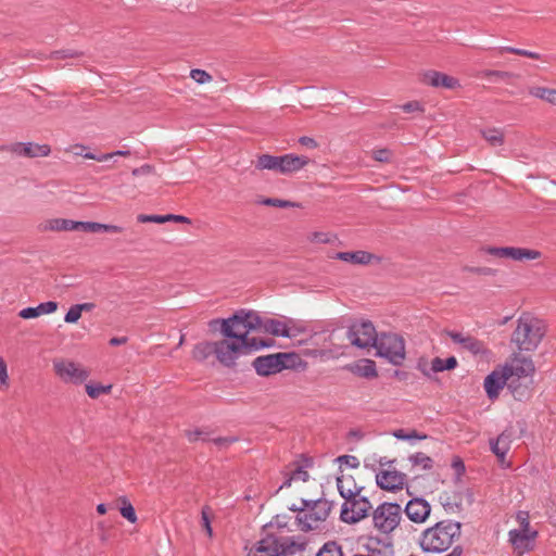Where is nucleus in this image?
<instances>
[{
    "label": "nucleus",
    "mask_w": 556,
    "mask_h": 556,
    "mask_svg": "<svg viewBox=\"0 0 556 556\" xmlns=\"http://www.w3.org/2000/svg\"><path fill=\"white\" fill-rule=\"evenodd\" d=\"M212 328L219 325V331L228 339H235L242 343H253L257 350L273 345V340L250 338L251 331L257 330L261 325V316L253 311L240 309L232 316L225 319H214L210 323Z\"/></svg>",
    "instance_id": "1"
},
{
    "label": "nucleus",
    "mask_w": 556,
    "mask_h": 556,
    "mask_svg": "<svg viewBox=\"0 0 556 556\" xmlns=\"http://www.w3.org/2000/svg\"><path fill=\"white\" fill-rule=\"evenodd\" d=\"M462 535V523L442 520L421 532L419 545L426 553H443Z\"/></svg>",
    "instance_id": "2"
},
{
    "label": "nucleus",
    "mask_w": 556,
    "mask_h": 556,
    "mask_svg": "<svg viewBox=\"0 0 556 556\" xmlns=\"http://www.w3.org/2000/svg\"><path fill=\"white\" fill-rule=\"evenodd\" d=\"M535 367L528 357H516L509 366L504 367V371L509 377L508 389L514 397L522 401L530 395L529 384Z\"/></svg>",
    "instance_id": "3"
},
{
    "label": "nucleus",
    "mask_w": 556,
    "mask_h": 556,
    "mask_svg": "<svg viewBox=\"0 0 556 556\" xmlns=\"http://www.w3.org/2000/svg\"><path fill=\"white\" fill-rule=\"evenodd\" d=\"M545 334V326L542 320L530 315H522L513 332L511 342L521 351H533L536 349Z\"/></svg>",
    "instance_id": "4"
},
{
    "label": "nucleus",
    "mask_w": 556,
    "mask_h": 556,
    "mask_svg": "<svg viewBox=\"0 0 556 556\" xmlns=\"http://www.w3.org/2000/svg\"><path fill=\"white\" fill-rule=\"evenodd\" d=\"M301 503L306 507V510L304 514H298L296 521L299 528L304 532L317 529L328 518L333 506L332 502L324 498L316 501L301 500Z\"/></svg>",
    "instance_id": "5"
},
{
    "label": "nucleus",
    "mask_w": 556,
    "mask_h": 556,
    "mask_svg": "<svg viewBox=\"0 0 556 556\" xmlns=\"http://www.w3.org/2000/svg\"><path fill=\"white\" fill-rule=\"evenodd\" d=\"M377 356L388 359L391 364L400 366L405 359L404 339L391 332H382L374 344Z\"/></svg>",
    "instance_id": "6"
},
{
    "label": "nucleus",
    "mask_w": 556,
    "mask_h": 556,
    "mask_svg": "<svg viewBox=\"0 0 556 556\" xmlns=\"http://www.w3.org/2000/svg\"><path fill=\"white\" fill-rule=\"evenodd\" d=\"M253 351H257V345L253 343H242L226 337L215 341V356L226 367H233L240 356L250 354Z\"/></svg>",
    "instance_id": "7"
},
{
    "label": "nucleus",
    "mask_w": 556,
    "mask_h": 556,
    "mask_svg": "<svg viewBox=\"0 0 556 556\" xmlns=\"http://www.w3.org/2000/svg\"><path fill=\"white\" fill-rule=\"evenodd\" d=\"M295 543L290 538L267 534L257 541L248 552V556H286L293 552Z\"/></svg>",
    "instance_id": "8"
},
{
    "label": "nucleus",
    "mask_w": 556,
    "mask_h": 556,
    "mask_svg": "<svg viewBox=\"0 0 556 556\" xmlns=\"http://www.w3.org/2000/svg\"><path fill=\"white\" fill-rule=\"evenodd\" d=\"M298 358L294 353L269 354L256 357L253 367L260 376H270L280 372L282 369L293 367Z\"/></svg>",
    "instance_id": "9"
},
{
    "label": "nucleus",
    "mask_w": 556,
    "mask_h": 556,
    "mask_svg": "<svg viewBox=\"0 0 556 556\" xmlns=\"http://www.w3.org/2000/svg\"><path fill=\"white\" fill-rule=\"evenodd\" d=\"M402 518V507L397 503H383L372 514L375 527L382 533L392 532Z\"/></svg>",
    "instance_id": "10"
},
{
    "label": "nucleus",
    "mask_w": 556,
    "mask_h": 556,
    "mask_svg": "<svg viewBox=\"0 0 556 556\" xmlns=\"http://www.w3.org/2000/svg\"><path fill=\"white\" fill-rule=\"evenodd\" d=\"M351 344L359 349L374 346L378 334L371 321L361 320L353 323L346 332Z\"/></svg>",
    "instance_id": "11"
},
{
    "label": "nucleus",
    "mask_w": 556,
    "mask_h": 556,
    "mask_svg": "<svg viewBox=\"0 0 556 556\" xmlns=\"http://www.w3.org/2000/svg\"><path fill=\"white\" fill-rule=\"evenodd\" d=\"M372 508L366 496L357 494L345 501L341 507L340 518L346 523H356L368 516Z\"/></svg>",
    "instance_id": "12"
},
{
    "label": "nucleus",
    "mask_w": 556,
    "mask_h": 556,
    "mask_svg": "<svg viewBox=\"0 0 556 556\" xmlns=\"http://www.w3.org/2000/svg\"><path fill=\"white\" fill-rule=\"evenodd\" d=\"M55 374L64 381L71 383L84 382L89 374L78 364L71 361H54L53 363Z\"/></svg>",
    "instance_id": "13"
},
{
    "label": "nucleus",
    "mask_w": 556,
    "mask_h": 556,
    "mask_svg": "<svg viewBox=\"0 0 556 556\" xmlns=\"http://www.w3.org/2000/svg\"><path fill=\"white\" fill-rule=\"evenodd\" d=\"M486 251L489 254L497 257H506L520 262L536 260L541 256V253L536 250L515 247L489 248Z\"/></svg>",
    "instance_id": "14"
},
{
    "label": "nucleus",
    "mask_w": 556,
    "mask_h": 556,
    "mask_svg": "<svg viewBox=\"0 0 556 556\" xmlns=\"http://www.w3.org/2000/svg\"><path fill=\"white\" fill-rule=\"evenodd\" d=\"M405 480L406 475L395 469H384L376 475L377 485L387 491L402 489Z\"/></svg>",
    "instance_id": "15"
},
{
    "label": "nucleus",
    "mask_w": 556,
    "mask_h": 556,
    "mask_svg": "<svg viewBox=\"0 0 556 556\" xmlns=\"http://www.w3.org/2000/svg\"><path fill=\"white\" fill-rule=\"evenodd\" d=\"M8 150L16 154L18 156L25 157H38V156H48L51 152V149L48 144H38L33 142H15L12 143Z\"/></svg>",
    "instance_id": "16"
},
{
    "label": "nucleus",
    "mask_w": 556,
    "mask_h": 556,
    "mask_svg": "<svg viewBox=\"0 0 556 556\" xmlns=\"http://www.w3.org/2000/svg\"><path fill=\"white\" fill-rule=\"evenodd\" d=\"M404 511L409 520L416 523H421L429 517L431 506L425 498L415 497L408 501Z\"/></svg>",
    "instance_id": "17"
},
{
    "label": "nucleus",
    "mask_w": 556,
    "mask_h": 556,
    "mask_svg": "<svg viewBox=\"0 0 556 556\" xmlns=\"http://www.w3.org/2000/svg\"><path fill=\"white\" fill-rule=\"evenodd\" d=\"M509 377L503 370L502 374L497 371H492L484 379V389L490 399H495L500 394V390H502L505 386L508 387Z\"/></svg>",
    "instance_id": "18"
},
{
    "label": "nucleus",
    "mask_w": 556,
    "mask_h": 556,
    "mask_svg": "<svg viewBox=\"0 0 556 556\" xmlns=\"http://www.w3.org/2000/svg\"><path fill=\"white\" fill-rule=\"evenodd\" d=\"M508 535L513 546L522 552L530 548V544L536 538L538 532L531 529H514L509 531Z\"/></svg>",
    "instance_id": "19"
},
{
    "label": "nucleus",
    "mask_w": 556,
    "mask_h": 556,
    "mask_svg": "<svg viewBox=\"0 0 556 556\" xmlns=\"http://www.w3.org/2000/svg\"><path fill=\"white\" fill-rule=\"evenodd\" d=\"M424 83L432 87H442L451 90L459 87L458 79L437 71L425 73Z\"/></svg>",
    "instance_id": "20"
},
{
    "label": "nucleus",
    "mask_w": 556,
    "mask_h": 556,
    "mask_svg": "<svg viewBox=\"0 0 556 556\" xmlns=\"http://www.w3.org/2000/svg\"><path fill=\"white\" fill-rule=\"evenodd\" d=\"M280 162V174L289 175L302 169L305 165L308 164L309 160L303 155L300 156L294 154H285L281 155Z\"/></svg>",
    "instance_id": "21"
},
{
    "label": "nucleus",
    "mask_w": 556,
    "mask_h": 556,
    "mask_svg": "<svg viewBox=\"0 0 556 556\" xmlns=\"http://www.w3.org/2000/svg\"><path fill=\"white\" fill-rule=\"evenodd\" d=\"M187 437L190 442H195L199 440H201L203 442H212L219 448L227 447L237 441V438H235V437H218V438L210 439L208 433H206L202 430L188 431Z\"/></svg>",
    "instance_id": "22"
},
{
    "label": "nucleus",
    "mask_w": 556,
    "mask_h": 556,
    "mask_svg": "<svg viewBox=\"0 0 556 556\" xmlns=\"http://www.w3.org/2000/svg\"><path fill=\"white\" fill-rule=\"evenodd\" d=\"M257 330L270 333L273 336L290 338V331L287 325L278 319L273 318H261V325Z\"/></svg>",
    "instance_id": "23"
},
{
    "label": "nucleus",
    "mask_w": 556,
    "mask_h": 556,
    "mask_svg": "<svg viewBox=\"0 0 556 556\" xmlns=\"http://www.w3.org/2000/svg\"><path fill=\"white\" fill-rule=\"evenodd\" d=\"M348 369L356 376L367 379L376 378L378 376L376 363L371 359H361L348 366Z\"/></svg>",
    "instance_id": "24"
},
{
    "label": "nucleus",
    "mask_w": 556,
    "mask_h": 556,
    "mask_svg": "<svg viewBox=\"0 0 556 556\" xmlns=\"http://www.w3.org/2000/svg\"><path fill=\"white\" fill-rule=\"evenodd\" d=\"M336 258L343 261V262L352 263V264L367 265V264L371 263V261L375 260L376 256L366 251H353V252H338L336 254Z\"/></svg>",
    "instance_id": "25"
},
{
    "label": "nucleus",
    "mask_w": 556,
    "mask_h": 556,
    "mask_svg": "<svg viewBox=\"0 0 556 556\" xmlns=\"http://www.w3.org/2000/svg\"><path fill=\"white\" fill-rule=\"evenodd\" d=\"M56 308H58V303L56 302L48 301V302H45V303H40L36 307L23 308L18 313V316L24 318V319L37 318V317H39L40 315H43V314H51V313L55 312Z\"/></svg>",
    "instance_id": "26"
},
{
    "label": "nucleus",
    "mask_w": 556,
    "mask_h": 556,
    "mask_svg": "<svg viewBox=\"0 0 556 556\" xmlns=\"http://www.w3.org/2000/svg\"><path fill=\"white\" fill-rule=\"evenodd\" d=\"M337 486L340 495L349 501L350 498L361 494L363 488H358L352 477H341L337 479Z\"/></svg>",
    "instance_id": "27"
},
{
    "label": "nucleus",
    "mask_w": 556,
    "mask_h": 556,
    "mask_svg": "<svg viewBox=\"0 0 556 556\" xmlns=\"http://www.w3.org/2000/svg\"><path fill=\"white\" fill-rule=\"evenodd\" d=\"M281 156H275L270 154H262L257 157L255 167L257 169H268L280 174V162Z\"/></svg>",
    "instance_id": "28"
},
{
    "label": "nucleus",
    "mask_w": 556,
    "mask_h": 556,
    "mask_svg": "<svg viewBox=\"0 0 556 556\" xmlns=\"http://www.w3.org/2000/svg\"><path fill=\"white\" fill-rule=\"evenodd\" d=\"M213 354L215 355V342L198 343L192 351L193 358L199 362L207 359Z\"/></svg>",
    "instance_id": "29"
},
{
    "label": "nucleus",
    "mask_w": 556,
    "mask_h": 556,
    "mask_svg": "<svg viewBox=\"0 0 556 556\" xmlns=\"http://www.w3.org/2000/svg\"><path fill=\"white\" fill-rule=\"evenodd\" d=\"M529 93L538 99L544 100L553 105H556V89L546 87H531Z\"/></svg>",
    "instance_id": "30"
},
{
    "label": "nucleus",
    "mask_w": 556,
    "mask_h": 556,
    "mask_svg": "<svg viewBox=\"0 0 556 556\" xmlns=\"http://www.w3.org/2000/svg\"><path fill=\"white\" fill-rule=\"evenodd\" d=\"M492 452L501 459H504L508 451V435L502 433L496 440L491 441Z\"/></svg>",
    "instance_id": "31"
},
{
    "label": "nucleus",
    "mask_w": 556,
    "mask_h": 556,
    "mask_svg": "<svg viewBox=\"0 0 556 556\" xmlns=\"http://www.w3.org/2000/svg\"><path fill=\"white\" fill-rule=\"evenodd\" d=\"M481 135L492 147L502 146L504 143V132L498 128L481 130Z\"/></svg>",
    "instance_id": "32"
},
{
    "label": "nucleus",
    "mask_w": 556,
    "mask_h": 556,
    "mask_svg": "<svg viewBox=\"0 0 556 556\" xmlns=\"http://www.w3.org/2000/svg\"><path fill=\"white\" fill-rule=\"evenodd\" d=\"M408 460L413 466L421 467L424 470H431L433 467V459L421 452L410 455Z\"/></svg>",
    "instance_id": "33"
},
{
    "label": "nucleus",
    "mask_w": 556,
    "mask_h": 556,
    "mask_svg": "<svg viewBox=\"0 0 556 556\" xmlns=\"http://www.w3.org/2000/svg\"><path fill=\"white\" fill-rule=\"evenodd\" d=\"M213 518V511L210 506H204L201 510V527L205 531V533L208 535V538L213 536V529L211 526V520Z\"/></svg>",
    "instance_id": "34"
},
{
    "label": "nucleus",
    "mask_w": 556,
    "mask_h": 556,
    "mask_svg": "<svg viewBox=\"0 0 556 556\" xmlns=\"http://www.w3.org/2000/svg\"><path fill=\"white\" fill-rule=\"evenodd\" d=\"M316 556H343V552L337 542L329 541L323 545Z\"/></svg>",
    "instance_id": "35"
},
{
    "label": "nucleus",
    "mask_w": 556,
    "mask_h": 556,
    "mask_svg": "<svg viewBox=\"0 0 556 556\" xmlns=\"http://www.w3.org/2000/svg\"><path fill=\"white\" fill-rule=\"evenodd\" d=\"M462 348L475 355L481 354L485 351L483 343L471 336L466 337L465 343Z\"/></svg>",
    "instance_id": "36"
},
{
    "label": "nucleus",
    "mask_w": 556,
    "mask_h": 556,
    "mask_svg": "<svg viewBox=\"0 0 556 556\" xmlns=\"http://www.w3.org/2000/svg\"><path fill=\"white\" fill-rule=\"evenodd\" d=\"M440 501L447 513H457L462 509V502L456 498L452 500L446 493L440 496Z\"/></svg>",
    "instance_id": "37"
},
{
    "label": "nucleus",
    "mask_w": 556,
    "mask_h": 556,
    "mask_svg": "<svg viewBox=\"0 0 556 556\" xmlns=\"http://www.w3.org/2000/svg\"><path fill=\"white\" fill-rule=\"evenodd\" d=\"M64 218H52L48 219L39 225V229L42 231H63Z\"/></svg>",
    "instance_id": "38"
},
{
    "label": "nucleus",
    "mask_w": 556,
    "mask_h": 556,
    "mask_svg": "<svg viewBox=\"0 0 556 556\" xmlns=\"http://www.w3.org/2000/svg\"><path fill=\"white\" fill-rule=\"evenodd\" d=\"M393 435L399 440L412 441V440H425L427 439L426 434H420L416 430H412L406 432L404 429H397L393 431Z\"/></svg>",
    "instance_id": "39"
},
{
    "label": "nucleus",
    "mask_w": 556,
    "mask_h": 556,
    "mask_svg": "<svg viewBox=\"0 0 556 556\" xmlns=\"http://www.w3.org/2000/svg\"><path fill=\"white\" fill-rule=\"evenodd\" d=\"M123 506L119 508L121 515L126 518L129 522L135 523L137 521V515L135 508L130 502L126 498L122 500Z\"/></svg>",
    "instance_id": "40"
},
{
    "label": "nucleus",
    "mask_w": 556,
    "mask_h": 556,
    "mask_svg": "<svg viewBox=\"0 0 556 556\" xmlns=\"http://www.w3.org/2000/svg\"><path fill=\"white\" fill-rule=\"evenodd\" d=\"M498 52L500 53H503V52L514 53L517 55H521V56H526V58H530V59H534V60L540 59V54L536 52H532V51L519 49V48H513V47H501L498 49Z\"/></svg>",
    "instance_id": "41"
},
{
    "label": "nucleus",
    "mask_w": 556,
    "mask_h": 556,
    "mask_svg": "<svg viewBox=\"0 0 556 556\" xmlns=\"http://www.w3.org/2000/svg\"><path fill=\"white\" fill-rule=\"evenodd\" d=\"M111 386H102V384H87L86 386V392L91 399H97L101 394L109 393L111 390Z\"/></svg>",
    "instance_id": "42"
},
{
    "label": "nucleus",
    "mask_w": 556,
    "mask_h": 556,
    "mask_svg": "<svg viewBox=\"0 0 556 556\" xmlns=\"http://www.w3.org/2000/svg\"><path fill=\"white\" fill-rule=\"evenodd\" d=\"M84 53L81 51L73 49H64L54 51L51 53V58L54 60L66 59V58H80Z\"/></svg>",
    "instance_id": "43"
},
{
    "label": "nucleus",
    "mask_w": 556,
    "mask_h": 556,
    "mask_svg": "<svg viewBox=\"0 0 556 556\" xmlns=\"http://www.w3.org/2000/svg\"><path fill=\"white\" fill-rule=\"evenodd\" d=\"M262 203L264 205H267V206H276V207H293V206H296L298 204L293 203V202H290V201H287V200H280V199H276V198H267V199H264L262 201Z\"/></svg>",
    "instance_id": "44"
},
{
    "label": "nucleus",
    "mask_w": 556,
    "mask_h": 556,
    "mask_svg": "<svg viewBox=\"0 0 556 556\" xmlns=\"http://www.w3.org/2000/svg\"><path fill=\"white\" fill-rule=\"evenodd\" d=\"M190 77L199 84H205L212 80V76L208 73L199 68L192 70Z\"/></svg>",
    "instance_id": "45"
},
{
    "label": "nucleus",
    "mask_w": 556,
    "mask_h": 556,
    "mask_svg": "<svg viewBox=\"0 0 556 556\" xmlns=\"http://www.w3.org/2000/svg\"><path fill=\"white\" fill-rule=\"evenodd\" d=\"M137 220L139 223L164 224V223H166V215H146V214H140V215L137 216Z\"/></svg>",
    "instance_id": "46"
},
{
    "label": "nucleus",
    "mask_w": 556,
    "mask_h": 556,
    "mask_svg": "<svg viewBox=\"0 0 556 556\" xmlns=\"http://www.w3.org/2000/svg\"><path fill=\"white\" fill-rule=\"evenodd\" d=\"M81 316V312L79 311L78 306L75 304L70 307L67 313L64 316V321L67 324H75L78 321V319Z\"/></svg>",
    "instance_id": "47"
},
{
    "label": "nucleus",
    "mask_w": 556,
    "mask_h": 556,
    "mask_svg": "<svg viewBox=\"0 0 556 556\" xmlns=\"http://www.w3.org/2000/svg\"><path fill=\"white\" fill-rule=\"evenodd\" d=\"M77 231L100 232L99 223H96V222H77Z\"/></svg>",
    "instance_id": "48"
},
{
    "label": "nucleus",
    "mask_w": 556,
    "mask_h": 556,
    "mask_svg": "<svg viewBox=\"0 0 556 556\" xmlns=\"http://www.w3.org/2000/svg\"><path fill=\"white\" fill-rule=\"evenodd\" d=\"M374 159L378 162L388 163L391 161V151L388 149H380L374 151Z\"/></svg>",
    "instance_id": "49"
},
{
    "label": "nucleus",
    "mask_w": 556,
    "mask_h": 556,
    "mask_svg": "<svg viewBox=\"0 0 556 556\" xmlns=\"http://www.w3.org/2000/svg\"><path fill=\"white\" fill-rule=\"evenodd\" d=\"M308 472L303 467L299 466L291 472V479L293 481L301 480L303 482L308 480Z\"/></svg>",
    "instance_id": "50"
},
{
    "label": "nucleus",
    "mask_w": 556,
    "mask_h": 556,
    "mask_svg": "<svg viewBox=\"0 0 556 556\" xmlns=\"http://www.w3.org/2000/svg\"><path fill=\"white\" fill-rule=\"evenodd\" d=\"M338 462L341 464H345L351 468H357L359 466V460L357 457L352 455H342L338 457Z\"/></svg>",
    "instance_id": "51"
},
{
    "label": "nucleus",
    "mask_w": 556,
    "mask_h": 556,
    "mask_svg": "<svg viewBox=\"0 0 556 556\" xmlns=\"http://www.w3.org/2000/svg\"><path fill=\"white\" fill-rule=\"evenodd\" d=\"M311 241L317 243H329L331 241V237L327 232L316 231L312 233Z\"/></svg>",
    "instance_id": "52"
},
{
    "label": "nucleus",
    "mask_w": 556,
    "mask_h": 556,
    "mask_svg": "<svg viewBox=\"0 0 556 556\" xmlns=\"http://www.w3.org/2000/svg\"><path fill=\"white\" fill-rule=\"evenodd\" d=\"M516 518L520 525V529H531L528 511H523V510L518 511Z\"/></svg>",
    "instance_id": "53"
},
{
    "label": "nucleus",
    "mask_w": 556,
    "mask_h": 556,
    "mask_svg": "<svg viewBox=\"0 0 556 556\" xmlns=\"http://www.w3.org/2000/svg\"><path fill=\"white\" fill-rule=\"evenodd\" d=\"M465 270L483 276H491L495 273V270L490 267H465Z\"/></svg>",
    "instance_id": "54"
},
{
    "label": "nucleus",
    "mask_w": 556,
    "mask_h": 556,
    "mask_svg": "<svg viewBox=\"0 0 556 556\" xmlns=\"http://www.w3.org/2000/svg\"><path fill=\"white\" fill-rule=\"evenodd\" d=\"M84 157L89 159V160H96L98 162H105V161H109L112 157H114V154H112V153L93 154V153L88 152L84 155Z\"/></svg>",
    "instance_id": "55"
},
{
    "label": "nucleus",
    "mask_w": 556,
    "mask_h": 556,
    "mask_svg": "<svg viewBox=\"0 0 556 556\" xmlns=\"http://www.w3.org/2000/svg\"><path fill=\"white\" fill-rule=\"evenodd\" d=\"M401 108L406 113L421 112L422 111V108H421L420 103L417 102V101L407 102V103L403 104Z\"/></svg>",
    "instance_id": "56"
},
{
    "label": "nucleus",
    "mask_w": 556,
    "mask_h": 556,
    "mask_svg": "<svg viewBox=\"0 0 556 556\" xmlns=\"http://www.w3.org/2000/svg\"><path fill=\"white\" fill-rule=\"evenodd\" d=\"M8 368L3 358H0V384L8 386Z\"/></svg>",
    "instance_id": "57"
},
{
    "label": "nucleus",
    "mask_w": 556,
    "mask_h": 556,
    "mask_svg": "<svg viewBox=\"0 0 556 556\" xmlns=\"http://www.w3.org/2000/svg\"><path fill=\"white\" fill-rule=\"evenodd\" d=\"M100 231L119 233L123 231V228L117 225H108L99 223Z\"/></svg>",
    "instance_id": "58"
},
{
    "label": "nucleus",
    "mask_w": 556,
    "mask_h": 556,
    "mask_svg": "<svg viewBox=\"0 0 556 556\" xmlns=\"http://www.w3.org/2000/svg\"><path fill=\"white\" fill-rule=\"evenodd\" d=\"M431 370L433 372H441L444 369V359L440 358V357H434L432 361H431Z\"/></svg>",
    "instance_id": "59"
},
{
    "label": "nucleus",
    "mask_w": 556,
    "mask_h": 556,
    "mask_svg": "<svg viewBox=\"0 0 556 556\" xmlns=\"http://www.w3.org/2000/svg\"><path fill=\"white\" fill-rule=\"evenodd\" d=\"M446 334L453 340V342L458 343L460 345H463L465 343V340L467 337V336L462 334L460 332L450 331V330L446 331Z\"/></svg>",
    "instance_id": "60"
},
{
    "label": "nucleus",
    "mask_w": 556,
    "mask_h": 556,
    "mask_svg": "<svg viewBox=\"0 0 556 556\" xmlns=\"http://www.w3.org/2000/svg\"><path fill=\"white\" fill-rule=\"evenodd\" d=\"M152 170H153V167L151 165L146 164L138 168H135L132 170V175L134 176L148 175V174L152 173Z\"/></svg>",
    "instance_id": "61"
},
{
    "label": "nucleus",
    "mask_w": 556,
    "mask_h": 556,
    "mask_svg": "<svg viewBox=\"0 0 556 556\" xmlns=\"http://www.w3.org/2000/svg\"><path fill=\"white\" fill-rule=\"evenodd\" d=\"M485 76H495V77H498V78H502V79H505V78H508V77H511L513 74L509 73V72H501V71H486L484 73Z\"/></svg>",
    "instance_id": "62"
},
{
    "label": "nucleus",
    "mask_w": 556,
    "mask_h": 556,
    "mask_svg": "<svg viewBox=\"0 0 556 556\" xmlns=\"http://www.w3.org/2000/svg\"><path fill=\"white\" fill-rule=\"evenodd\" d=\"M166 222L190 223V219L182 215L167 214Z\"/></svg>",
    "instance_id": "63"
},
{
    "label": "nucleus",
    "mask_w": 556,
    "mask_h": 556,
    "mask_svg": "<svg viewBox=\"0 0 556 556\" xmlns=\"http://www.w3.org/2000/svg\"><path fill=\"white\" fill-rule=\"evenodd\" d=\"M299 142L302 144V146H305L307 148H311V149H314L317 147V142L315 141V139L311 138V137H301L299 139Z\"/></svg>",
    "instance_id": "64"
}]
</instances>
